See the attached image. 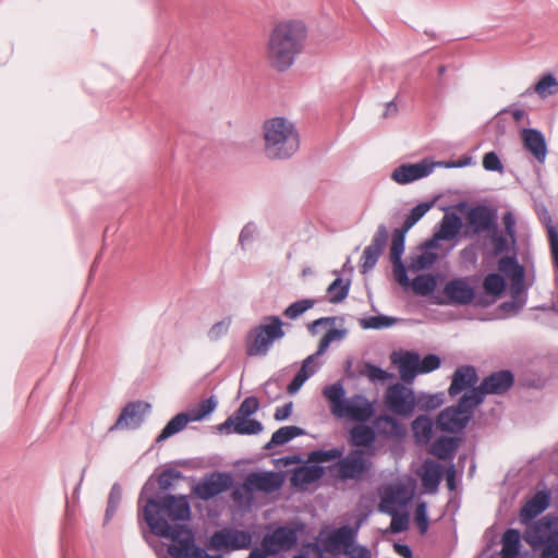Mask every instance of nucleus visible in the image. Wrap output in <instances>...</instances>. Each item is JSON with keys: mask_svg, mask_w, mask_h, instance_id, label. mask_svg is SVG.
<instances>
[{"mask_svg": "<svg viewBox=\"0 0 558 558\" xmlns=\"http://www.w3.org/2000/svg\"><path fill=\"white\" fill-rule=\"evenodd\" d=\"M462 228V219L457 213H447L441 218L438 230L435 231L434 236L426 242V246L434 248L439 241L453 240Z\"/></svg>", "mask_w": 558, "mask_h": 558, "instance_id": "nucleus-19", "label": "nucleus"}, {"mask_svg": "<svg viewBox=\"0 0 558 558\" xmlns=\"http://www.w3.org/2000/svg\"><path fill=\"white\" fill-rule=\"evenodd\" d=\"M521 535L515 529H508L501 538V558H515L520 553Z\"/></svg>", "mask_w": 558, "mask_h": 558, "instance_id": "nucleus-34", "label": "nucleus"}, {"mask_svg": "<svg viewBox=\"0 0 558 558\" xmlns=\"http://www.w3.org/2000/svg\"><path fill=\"white\" fill-rule=\"evenodd\" d=\"M232 485V477L226 472H211L196 483L192 492L202 500H209L228 490Z\"/></svg>", "mask_w": 558, "mask_h": 558, "instance_id": "nucleus-9", "label": "nucleus"}, {"mask_svg": "<svg viewBox=\"0 0 558 558\" xmlns=\"http://www.w3.org/2000/svg\"><path fill=\"white\" fill-rule=\"evenodd\" d=\"M362 375L366 376L368 380L374 384L385 383L393 377V374L372 363H365Z\"/></svg>", "mask_w": 558, "mask_h": 558, "instance_id": "nucleus-48", "label": "nucleus"}, {"mask_svg": "<svg viewBox=\"0 0 558 558\" xmlns=\"http://www.w3.org/2000/svg\"><path fill=\"white\" fill-rule=\"evenodd\" d=\"M284 323L277 315L264 316L262 323L251 328L244 340L245 353L250 357L268 355L274 344L286 337Z\"/></svg>", "mask_w": 558, "mask_h": 558, "instance_id": "nucleus-4", "label": "nucleus"}, {"mask_svg": "<svg viewBox=\"0 0 558 558\" xmlns=\"http://www.w3.org/2000/svg\"><path fill=\"white\" fill-rule=\"evenodd\" d=\"M231 326V318L226 317L217 323H215L211 328L207 332V337L210 341L216 342L225 337Z\"/></svg>", "mask_w": 558, "mask_h": 558, "instance_id": "nucleus-55", "label": "nucleus"}, {"mask_svg": "<svg viewBox=\"0 0 558 558\" xmlns=\"http://www.w3.org/2000/svg\"><path fill=\"white\" fill-rule=\"evenodd\" d=\"M306 37L303 22L290 20L278 23L267 41L266 56L270 66L279 72L290 69L303 51Z\"/></svg>", "mask_w": 558, "mask_h": 558, "instance_id": "nucleus-2", "label": "nucleus"}, {"mask_svg": "<svg viewBox=\"0 0 558 558\" xmlns=\"http://www.w3.org/2000/svg\"><path fill=\"white\" fill-rule=\"evenodd\" d=\"M324 397L328 400L331 413L337 416L345 404V390L340 381L326 386L323 390Z\"/></svg>", "mask_w": 558, "mask_h": 558, "instance_id": "nucleus-29", "label": "nucleus"}, {"mask_svg": "<svg viewBox=\"0 0 558 558\" xmlns=\"http://www.w3.org/2000/svg\"><path fill=\"white\" fill-rule=\"evenodd\" d=\"M138 515L143 518L154 535L170 538L173 542L168 546L171 557L223 558L222 555H210L196 545L193 531L180 524L187 521L191 515L187 497L170 494L159 497L151 478L142 487L138 497Z\"/></svg>", "mask_w": 558, "mask_h": 558, "instance_id": "nucleus-1", "label": "nucleus"}, {"mask_svg": "<svg viewBox=\"0 0 558 558\" xmlns=\"http://www.w3.org/2000/svg\"><path fill=\"white\" fill-rule=\"evenodd\" d=\"M550 496L547 490H538L529 499L520 510V519L523 523H529L541 513H543L549 506Z\"/></svg>", "mask_w": 558, "mask_h": 558, "instance_id": "nucleus-24", "label": "nucleus"}, {"mask_svg": "<svg viewBox=\"0 0 558 558\" xmlns=\"http://www.w3.org/2000/svg\"><path fill=\"white\" fill-rule=\"evenodd\" d=\"M391 362L398 365L401 380L411 385L420 374V354L415 351L393 352Z\"/></svg>", "mask_w": 558, "mask_h": 558, "instance_id": "nucleus-17", "label": "nucleus"}, {"mask_svg": "<svg viewBox=\"0 0 558 558\" xmlns=\"http://www.w3.org/2000/svg\"><path fill=\"white\" fill-rule=\"evenodd\" d=\"M388 238L389 232L387 227L384 223L379 225L377 227L376 232L373 235L371 243L363 251L361 257L362 274H367L376 266L380 255L383 254L387 245Z\"/></svg>", "mask_w": 558, "mask_h": 558, "instance_id": "nucleus-12", "label": "nucleus"}, {"mask_svg": "<svg viewBox=\"0 0 558 558\" xmlns=\"http://www.w3.org/2000/svg\"><path fill=\"white\" fill-rule=\"evenodd\" d=\"M121 500H122V488L119 483H114L111 486L109 497H108V505H107L106 514H105L106 523L109 522L113 518V515L116 514V512L119 508Z\"/></svg>", "mask_w": 558, "mask_h": 558, "instance_id": "nucleus-46", "label": "nucleus"}, {"mask_svg": "<svg viewBox=\"0 0 558 558\" xmlns=\"http://www.w3.org/2000/svg\"><path fill=\"white\" fill-rule=\"evenodd\" d=\"M514 384V375L508 369L494 372L486 376L482 383L468 393L473 399V404H482L487 395H504Z\"/></svg>", "mask_w": 558, "mask_h": 558, "instance_id": "nucleus-7", "label": "nucleus"}, {"mask_svg": "<svg viewBox=\"0 0 558 558\" xmlns=\"http://www.w3.org/2000/svg\"><path fill=\"white\" fill-rule=\"evenodd\" d=\"M217 401L214 397L205 399L198 403L197 407L190 410L194 422L204 420L207 415L215 411Z\"/></svg>", "mask_w": 558, "mask_h": 558, "instance_id": "nucleus-50", "label": "nucleus"}, {"mask_svg": "<svg viewBox=\"0 0 558 558\" xmlns=\"http://www.w3.org/2000/svg\"><path fill=\"white\" fill-rule=\"evenodd\" d=\"M488 233L493 256H499L514 248L515 243L511 242V238H509V235L499 232L498 225L495 230H490Z\"/></svg>", "mask_w": 558, "mask_h": 558, "instance_id": "nucleus-36", "label": "nucleus"}, {"mask_svg": "<svg viewBox=\"0 0 558 558\" xmlns=\"http://www.w3.org/2000/svg\"><path fill=\"white\" fill-rule=\"evenodd\" d=\"M380 511L387 512L391 515V522L389 526V531L393 534L401 533L409 527V515L403 512L400 513L393 509H386L384 506H380Z\"/></svg>", "mask_w": 558, "mask_h": 558, "instance_id": "nucleus-45", "label": "nucleus"}, {"mask_svg": "<svg viewBox=\"0 0 558 558\" xmlns=\"http://www.w3.org/2000/svg\"><path fill=\"white\" fill-rule=\"evenodd\" d=\"M283 484L282 476L276 472H266V473H250L244 481V488L246 490L253 492H263V493H274L281 488Z\"/></svg>", "mask_w": 558, "mask_h": 558, "instance_id": "nucleus-18", "label": "nucleus"}, {"mask_svg": "<svg viewBox=\"0 0 558 558\" xmlns=\"http://www.w3.org/2000/svg\"><path fill=\"white\" fill-rule=\"evenodd\" d=\"M441 360L436 354H427L420 359V374H427L439 368Z\"/></svg>", "mask_w": 558, "mask_h": 558, "instance_id": "nucleus-60", "label": "nucleus"}, {"mask_svg": "<svg viewBox=\"0 0 558 558\" xmlns=\"http://www.w3.org/2000/svg\"><path fill=\"white\" fill-rule=\"evenodd\" d=\"M483 168L486 171H504V165L495 151L486 153L483 157Z\"/></svg>", "mask_w": 558, "mask_h": 558, "instance_id": "nucleus-59", "label": "nucleus"}, {"mask_svg": "<svg viewBox=\"0 0 558 558\" xmlns=\"http://www.w3.org/2000/svg\"><path fill=\"white\" fill-rule=\"evenodd\" d=\"M502 223L505 226V233L511 238V242L517 243V231H515V217L512 211H506L502 215Z\"/></svg>", "mask_w": 558, "mask_h": 558, "instance_id": "nucleus-61", "label": "nucleus"}, {"mask_svg": "<svg viewBox=\"0 0 558 558\" xmlns=\"http://www.w3.org/2000/svg\"><path fill=\"white\" fill-rule=\"evenodd\" d=\"M523 147L539 162L544 163L547 156V144L544 134L536 129L521 131Z\"/></svg>", "mask_w": 558, "mask_h": 558, "instance_id": "nucleus-23", "label": "nucleus"}, {"mask_svg": "<svg viewBox=\"0 0 558 558\" xmlns=\"http://www.w3.org/2000/svg\"><path fill=\"white\" fill-rule=\"evenodd\" d=\"M252 544V535L244 530H219L216 531L209 539V546L213 549L228 550L247 549Z\"/></svg>", "mask_w": 558, "mask_h": 558, "instance_id": "nucleus-11", "label": "nucleus"}, {"mask_svg": "<svg viewBox=\"0 0 558 558\" xmlns=\"http://www.w3.org/2000/svg\"><path fill=\"white\" fill-rule=\"evenodd\" d=\"M265 155L271 160L291 158L300 148V135L295 125L286 118L266 120L263 125Z\"/></svg>", "mask_w": 558, "mask_h": 558, "instance_id": "nucleus-3", "label": "nucleus"}, {"mask_svg": "<svg viewBox=\"0 0 558 558\" xmlns=\"http://www.w3.org/2000/svg\"><path fill=\"white\" fill-rule=\"evenodd\" d=\"M415 410L430 411L439 408L444 403L442 393L420 392L414 395Z\"/></svg>", "mask_w": 558, "mask_h": 558, "instance_id": "nucleus-39", "label": "nucleus"}, {"mask_svg": "<svg viewBox=\"0 0 558 558\" xmlns=\"http://www.w3.org/2000/svg\"><path fill=\"white\" fill-rule=\"evenodd\" d=\"M483 288L486 294L499 296L506 288V281L499 274H488L483 281Z\"/></svg>", "mask_w": 558, "mask_h": 558, "instance_id": "nucleus-43", "label": "nucleus"}, {"mask_svg": "<svg viewBox=\"0 0 558 558\" xmlns=\"http://www.w3.org/2000/svg\"><path fill=\"white\" fill-rule=\"evenodd\" d=\"M469 228L473 234H481L495 230L497 223V210L486 205H477L470 209L466 216Z\"/></svg>", "mask_w": 558, "mask_h": 558, "instance_id": "nucleus-16", "label": "nucleus"}, {"mask_svg": "<svg viewBox=\"0 0 558 558\" xmlns=\"http://www.w3.org/2000/svg\"><path fill=\"white\" fill-rule=\"evenodd\" d=\"M302 435H305V430L299 426H282L272 434L270 440L264 446V449L271 450L277 446L286 445L295 437Z\"/></svg>", "mask_w": 558, "mask_h": 558, "instance_id": "nucleus-30", "label": "nucleus"}, {"mask_svg": "<svg viewBox=\"0 0 558 558\" xmlns=\"http://www.w3.org/2000/svg\"><path fill=\"white\" fill-rule=\"evenodd\" d=\"M324 475V468L318 464L296 466L291 475V484L295 487H303L320 480Z\"/></svg>", "mask_w": 558, "mask_h": 558, "instance_id": "nucleus-26", "label": "nucleus"}, {"mask_svg": "<svg viewBox=\"0 0 558 558\" xmlns=\"http://www.w3.org/2000/svg\"><path fill=\"white\" fill-rule=\"evenodd\" d=\"M324 353H319V348H317V351L311 355H308L303 362L301 369H304L306 372H311L312 369H315V373L320 368L322 361L320 356Z\"/></svg>", "mask_w": 558, "mask_h": 558, "instance_id": "nucleus-63", "label": "nucleus"}, {"mask_svg": "<svg viewBox=\"0 0 558 558\" xmlns=\"http://www.w3.org/2000/svg\"><path fill=\"white\" fill-rule=\"evenodd\" d=\"M422 485L428 493H436L441 482L444 470L441 464L432 459L423 462L421 472Z\"/></svg>", "mask_w": 558, "mask_h": 558, "instance_id": "nucleus-25", "label": "nucleus"}, {"mask_svg": "<svg viewBox=\"0 0 558 558\" xmlns=\"http://www.w3.org/2000/svg\"><path fill=\"white\" fill-rule=\"evenodd\" d=\"M332 272L338 277L329 284L327 288V293L329 295V302L337 304L342 302L348 296L351 288V279H342L340 277L339 270H333Z\"/></svg>", "mask_w": 558, "mask_h": 558, "instance_id": "nucleus-33", "label": "nucleus"}, {"mask_svg": "<svg viewBox=\"0 0 558 558\" xmlns=\"http://www.w3.org/2000/svg\"><path fill=\"white\" fill-rule=\"evenodd\" d=\"M405 234L397 230L392 233L389 258L391 260H402L404 252Z\"/></svg>", "mask_w": 558, "mask_h": 558, "instance_id": "nucleus-54", "label": "nucleus"}, {"mask_svg": "<svg viewBox=\"0 0 558 558\" xmlns=\"http://www.w3.org/2000/svg\"><path fill=\"white\" fill-rule=\"evenodd\" d=\"M348 331L347 329H338V328H331L329 329L319 340L318 348L319 353H325L331 342L333 341H341L345 338Z\"/></svg>", "mask_w": 558, "mask_h": 558, "instance_id": "nucleus-52", "label": "nucleus"}, {"mask_svg": "<svg viewBox=\"0 0 558 558\" xmlns=\"http://www.w3.org/2000/svg\"><path fill=\"white\" fill-rule=\"evenodd\" d=\"M533 89L542 99L558 95V80L554 74L546 73L538 80Z\"/></svg>", "mask_w": 558, "mask_h": 558, "instance_id": "nucleus-38", "label": "nucleus"}, {"mask_svg": "<svg viewBox=\"0 0 558 558\" xmlns=\"http://www.w3.org/2000/svg\"><path fill=\"white\" fill-rule=\"evenodd\" d=\"M259 402L256 397H247L240 404L235 412L236 420L248 418L258 411Z\"/></svg>", "mask_w": 558, "mask_h": 558, "instance_id": "nucleus-53", "label": "nucleus"}, {"mask_svg": "<svg viewBox=\"0 0 558 558\" xmlns=\"http://www.w3.org/2000/svg\"><path fill=\"white\" fill-rule=\"evenodd\" d=\"M407 384L396 383L390 385L384 395V404L392 414L408 418L415 411L414 390Z\"/></svg>", "mask_w": 558, "mask_h": 558, "instance_id": "nucleus-6", "label": "nucleus"}, {"mask_svg": "<svg viewBox=\"0 0 558 558\" xmlns=\"http://www.w3.org/2000/svg\"><path fill=\"white\" fill-rule=\"evenodd\" d=\"M257 231L256 225L253 222L246 223L240 232L239 244L244 248L250 243Z\"/></svg>", "mask_w": 558, "mask_h": 558, "instance_id": "nucleus-64", "label": "nucleus"}, {"mask_svg": "<svg viewBox=\"0 0 558 558\" xmlns=\"http://www.w3.org/2000/svg\"><path fill=\"white\" fill-rule=\"evenodd\" d=\"M412 432L416 444H428L432 438L433 421L426 415L417 416L412 422Z\"/></svg>", "mask_w": 558, "mask_h": 558, "instance_id": "nucleus-35", "label": "nucleus"}, {"mask_svg": "<svg viewBox=\"0 0 558 558\" xmlns=\"http://www.w3.org/2000/svg\"><path fill=\"white\" fill-rule=\"evenodd\" d=\"M233 433L238 435H257L263 432V424L254 418L236 420Z\"/></svg>", "mask_w": 558, "mask_h": 558, "instance_id": "nucleus-47", "label": "nucleus"}, {"mask_svg": "<svg viewBox=\"0 0 558 558\" xmlns=\"http://www.w3.org/2000/svg\"><path fill=\"white\" fill-rule=\"evenodd\" d=\"M190 422H194L190 411L177 414L166 424L160 434L157 436L156 441H165L169 437L184 429Z\"/></svg>", "mask_w": 558, "mask_h": 558, "instance_id": "nucleus-31", "label": "nucleus"}, {"mask_svg": "<svg viewBox=\"0 0 558 558\" xmlns=\"http://www.w3.org/2000/svg\"><path fill=\"white\" fill-rule=\"evenodd\" d=\"M415 521L422 534L426 533L428 529L427 509L425 502H420L415 509Z\"/></svg>", "mask_w": 558, "mask_h": 558, "instance_id": "nucleus-62", "label": "nucleus"}, {"mask_svg": "<svg viewBox=\"0 0 558 558\" xmlns=\"http://www.w3.org/2000/svg\"><path fill=\"white\" fill-rule=\"evenodd\" d=\"M541 219L543 223L546 226L553 260L558 269V226H555L553 223L551 216L547 210L544 211Z\"/></svg>", "mask_w": 558, "mask_h": 558, "instance_id": "nucleus-41", "label": "nucleus"}, {"mask_svg": "<svg viewBox=\"0 0 558 558\" xmlns=\"http://www.w3.org/2000/svg\"><path fill=\"white\" fill-rule=\"evenodd\" d=\"M478 376L476 369L472 365H463L456 368L451 377V384L448 393L451 398L458 396L462 391H470L476 388Z\"/></svg>", "mask_w": 558, "mask_h": 558, "instance_id": "nucleus-21", "label": "nucleus"}, {"mask_svg": "<svg viewBox=\"0 0 558 558\" xmlns=\"http://www.w3.org/2000/svg\"><path fill=\"white\" fill-rule=\"evenodd\" d=\"M181 478H183L181 471L175 469H166L158 475L157 484L160 490L167 492L173 487V483L175 481Z\"/></svg>", "mask_w": 558, "mask_h": 558, "instance_id": "nucleus-51", "label": "nucleus"}, {"mask_svg": "<svg viewBox=\"0 0 558 558\" xmlns=\"http://www.w3.org/2000/svg\"><path fill=\"white\" fill-rule=\"evenodd\" d=\"M376 441V432L372 426L363 423L354 425L349 432V442L353 447L361 449L373 448Z\"/></svg>", "mask_w": 558, "mask_h": 558, "instance_id": "nucleus-27", "label": "nucleus"}, {"mask_svg": "<svg viewBox=\"0 0 558 558\" xmlns=\"http://www.w3.org/2000/svg\"><path fill=\"white\" fill-rule=\"evenodd\" d=\"M316 304L314 299H302L291 303L283 311V316L288 319L294 320L301 317L305 312L313 308Z\"/></svg>", "mask_w": 558, "mask_h": 558, "instance_id": "nucleus-42", "label": "nucleus"}, {"mask_svg": "<svg viewBox=\"0 0 558 558\" xmlns=\"http://www.w3.org/2000/svg\"><path fill=\"white\" fill-rule=\"evenodd\" d=\"M315 374V369H312L311 372H306L304 369H299V372L295 374L293 379L290 381V384L287 387V391L290 395L296 393L302 386L305 384V381Z\"/></svg>", "mask_w": 558, "mask_h": 558, "instance_id": "nucleus-57", "label": "nucleus"}, {"mask_svg": "<svg viewBox=\"0 0 558 558\" xmlns=\"http://www.w3.org/2000/svg\"><path fill=\"white\" fill-rule=\"evenodd\" d=\"M398 322V318L386 316V315H377V316H369V317H363L359 319V325L363 329H374V330H380L392 327Z\"/></svg>", "mask_w": 558, "mask_h": 558, "instance_id": "nucleus-40", "label": "nucleus"}, {"mask_svg": "<svg viewBox=\"0 0 558 558\" xmlns=\"http://www.w3.org/2000/svg\"><path fill=\"white\" fill-rule=\"evenodd\" d=\"M342 456V451L338 448H332L329 450H316L311 452L310 454V461L322 463V462H329L336 459H340Z\"/></svg>", "mask_w": 558, "mask_h": 558, "instance_id": "nucleus-56", "label": "nucleus"}, {"mask_svg": "<svg viewBox=\"0 0 558 558\" xmlns=\"http://www.w3.org/2000/svg\"><path fill=\"white\" fill-rule=\"evenodd\" d=\"M436 258L437 255L435 253L423 252L418 255L411 257L409 268L413 271L428 269L436 262Z\"/></svg>", "mask_w": 558, "mask_h": 558, "instance_id": "nucleus-49", "label": "nucleus"}, {"mask_svg": "<svg viewBox=\"0 0 558 558\" xmlns=\"http://www.w3.org/2000/svg\"><path fill=\"white\" fill-rule=\"evenodd\" d=\"M439 165L441 163L439 162ZM436 166H438V163L428 159H424L416 163H403L392 171L391 179L398 184L405 185L428 177Z\"/></svg>", "mask_w": 558, "mask_h": 558, "instance_id": "nucleus-15", "label": "nucleus"}, {"mask_svg": "<svg viewBox=\"0 0 558 558\" xmlns=\"http://www.w3.org/2000/svg\"><path fill=\"white\" fill-rule=\"evenodd\" d=\"M498 269L513 278L522 279L523 277V267L519 265L514 255L501 257L498 262Z\"/></svg>", "mask_w": 558, "mask_h": 558, "instance_id": "nucleus-44", "label": "nucleus"}, {"mask_svg": "<svg viewBox=\"0 0 558 558\" xmlns=\"http://www.w3.org/2000/svg\"><path fill=\"white\" fill-rule=\"evenodd\" d=\"M150 405L142 401L129 402L121 411L109 432L120 429H137L144 422Z\"/></svg>", "mask_w": 558, "mask_h": 558, "instance_id": "nucleus-14", "label": "nucleus"}, {"mask_svg": "<svg viewBox=\"0 0 558 558\" xmlns=\"http://www.w3.org/2000/svg\"><path fill=\"white\" fill-rule=\"evenodd\" d=\"M477 407L473 404L471 396L464 392L456 405L448 407L439 413L437 426L444 432L459 433L468 426Z\"/></svg>", "mask_w": 558, "mask_h": 558, "instance_id": "nucleus-5", "label": "nucleus"}, {"mask_svg": "<svg viewBox=\"0 0 558 558\" xmlns=\"http://www.w3.org/2000/svg\"><path fill=\"white\" fill-rule=\"evenodd\" d=\"M410 286L415 294L425 296L435 291L437 279L432 274L418 275L410 282Z\"/></svg>", "mask_w": 558, "mask_h": 558, "instance_id": "nucleus-37", "label": "nucleus"}, {"mask_svg": "<svg viewBox=\"0 0 558 558\" xmlns=\"http://www.w3.org/2000/svg\"><path fill=\"white\" fill-rule=\"evenodd\" d=\"M303 525L291 526L280 525L271 533H266L262 539V547L270 554L276 556L280 553H286L293 549L299 541V534L302 532Z\"/></svg>", "mask_w": 558, "mask_h": 558, "instance_id": "nucleus-8", "label": "nucleus"}, {"mask_svg": "<svg viewBox=\"0 0 558 558\" xmlns=\"http://www.w3.org/2000/svg\"><path fill=\"white\" fill-rule=\"evenodd\" d=\"M446 301L440 304L469 305L475 299V289L468 282L466 278H453L444 286Z\"/></svg>", "mask_w": 558, "mask_h": 558, "instance_id": "nucleus-13", "label": "nucleus"}, {"mask_svg": "<svg viewBox=\"0 0 558 558\" xmlns=\"http://www.w3.org/2000/svg\"><path fill=\"white\" fill-rule=\"evenodd\" d=\"M375 426L387 438L400 439L407 434L405 427L391 415H379L375 420Z\"/></svg>", "mask_w": 558, "mask_h": 558, "instance_id": "nucleus-28", "label": "nucleus"}, {"mask_svg": "<svg viewBox=\"0 0 558 558\" xmlns=\"http://www.w3.org/2000/svg\"><path fill=\"white\" fill-rule=\"evenodd\" d=\"M458 446L457 438L440 436L432 444L429 452L441 460L452 459Z\"/></svg>", "mask_w": 558, "mask_h": 558, "instance_id": "nucleus-32", "label": "nucleus"}, {"mask_svg": "<svg viewBox=\"0 0 558 558\" xmlns=\"http://www.w3.org/2000/svg\"><path fill=\"white\" fill-rule=\"evenodd\" d=\"M359 527L342 525L330 532L324 539V546L328 553H337L341 547L344 551L353 547Z\"/></svg>", "mask_w": 558, "mask_h": 558, "instance_id": "nucleus-22", "label": "nucleus"}, {"mask_svg": "<svg viewBox=\"0 0 558 558\" xmlns=\"http://www.w3.org/2000/svg\"><path fill=\"white\" fill-rule=\"evenodd\" d=\"M392 274L395 280L403 288L410 287V279L407 274V268L402 260H391Z\"/></svg>", "mask_w": 558, "mask_h": 558, "instance_id": "nucleus-58", "label": "nucleus"}, {"mask_svg": "<svg viewBox=\"0 0 558 558\" xmlns=\"http://www.w3.org/2000/svg\"><path fill=\"white\" fill-rule=\"evenodd\" d=\"M374 409L368 399L362 395H355L347 400L337 417H349L353 421L364 423L372 417Z\"/></svg>", "mask_w": 558, "mask_h": 558, "instance_id": "nucleus-20", "label": "nucleus"}, {"mask_svg": "<svg viewBox=\"0 0 558 558\" xmlns=\"http://www.w3.org/2000/svg\"><path fill=\"white\" fill-rule=\"evenodd\" d=\"M372 461L365 457L363 449H352L339 460V475L342 480L359 481L371 470Z\"/></svg>", "mask_w": 558, "mask_h": 558, "instance_id": "nucleus-10", "label": "nucleus"}]
</instances>
